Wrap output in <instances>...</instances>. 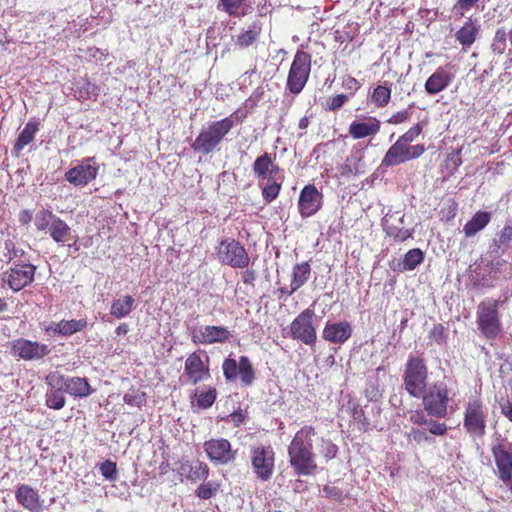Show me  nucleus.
Here are the masks:
<instances>
[{
    "mask_svg": "<svg viewBox=\"0 0 512 512\" xmlns=\"http://www.w3.org/2000/svg\"><path fill=\"white\" fill-rule=\"evenodd\" d=\"M315 435L316 431L312 426H303L288 446L289 463L296 475L309 476L317 469L312 441Z\"/></svg>",
    "mask_w": 512,
    "mask_h": 512,
    "instance_id": "1",
    "label": "nucleus"
},
{
    "mask_svg": "<svg viewBox=\"0 0 512 512\" xmlns=\"http://www.w3.org/2000/svg\"><path fill=\"white\" fill-rule=\"evenodd\" d=\"M233 117L234 115H230L203 127L192 143V149L201 154H209L216 150L234 127Z\"/></svg>",
    "mask_w": 512,
    "mask_h": 512,
    "instance_id": "2",
    "label": "nucleus"
},
{
    "mask_svg": "<svg viewBox=\"0 0 512 512\" xmlns=\"http://www.w3.org/2000/svg\"><path fill=\"white\" fill-rule=\"evenodd\" d=\"M423 411L431 417L445 418L448 414L450 402V390L444 380H439L429 385L420 396Z\"/></svg>",
    "mask_w": 512,
    "mask_h": 512,
    "instance_id": "3",
    "label": "nucleus"
},
{
    "mask_svg": "<svg viewBox=\"0 0 512 512\" xmlns=\"http://www.w3.org/2000/svg\"><path fill=\"white\" fill-rule=\"evenodd\" d=\"M428 368L420 357L409 356L403 372V387L415 398H420L427 389Z\"/></svg>",
    "mask_w": 512,
    "mask_h": 512,
    "instance_id": "4",
    "label": "nucleus"
},
{
    "mask_svg": "<svg viewBox=\"0 0 512 512\" xmlns=\"http://www.w3.org/2000/svg\"><path fill=\"white\" fill-rule=\"evenodd\" d=\"M477 324L481 334L487 339H495L501 332V321L498 312V302L487 299L477 306Z\"/></svg>",
    "mask_w": 512,
    "mask_h": 512,
    "instance_id": "5",
    "label": "nucleus"
},
{
    "mask_svg": "<svg viewBox=\"0 0 512 512\" xmlns=\"http://www.w3.org/2000/svg\"><path fill=\"white\" fill-rule=\"evenodd\" d=\"M311 70V55L305 51L298 50L291 64L287 88L293 94H299L305 87Z\"/></svg>",
    "mask_w": 512,
    "mask_h": 512,
    "instance_id": "6",
    "label": "nucleus"
},
{
    "mask_svg": "<svg viewBox=\"0 0 512 512\" xmlns=\"http://www.w3.org/2000/svg\"><path fill=\"white\" fill-rule=\"evenodd\" d=\"M218 260L233 268H246L249 265V255L244 246L232 238L223 239L216 247Z\"/></svg>",
    "mask_w": 512,
    "mask_h": 512,
    "instance_id": "7",
    "label": "nucleus"
},
{
    "mask_svg": "<svg viewBox=\"0 0 512 512\" xmlns=\"http://www.w3.org/2000/svg\"><path fill=\"white\" fill-rule=\"evenodd\" d=\"M222 370L227 381H234L239 377L244 387L252 386L256 379L255 369L247 356H240L238 362L230 356L225 358Z\"/></svg>",
    "mask_w": 512,
    "mask_h": 512,
    "instance_id": "8",
    "label": "nucleus"
},
{
    "mask_svg": "<svg viewBox=\"0 0 512 512\" xmlns=\"http://www.w3.org/2000/svg\"><path fill=\"white\" fill-rule=\"evenodd\" d=\"M250 460L257 478L262 481L271 479L275 468V453L272 447L264 445L252 447Z\"/></svg>",
    "mask_w": 512,
    "mask_h": 512,
    "instance_id": "9",
    "label": "nucleus"
},
{
    "mask_svg": "<svg viewBox=\"0 0 512 512\" xmlns=\"http://www.w3.org/2000/svg\"><path fill=\"white\" fill-rule=\"evenodd\" d=\"M424 144L407 145L399 139L388 149L382 159V166L393 167L417 159L425 152Z\"/></svg>",
    "mask_w": 512,
    "mask_h": 512,
    "instance_id": "10",
    "label": "nucleus"
},
{
    "mask_svg": "<svg viewBox=\"0 0 512 512\" xmlns=\"http://www.w3.org/2000/svg\"><path fill=\"white\" fill-rule=\"evenodd\" d=\"M487 410L478 399H471L467 403L464 414V428L473 437H482L485 434Z\"/></svg>",
    "mask_w": 512,
    "mask_h": 512,
    "instance_id": "11",
    "label": "nucleus"
},
{
    "mask_svg": "<svg viewBox=\"0 0 512 512\" xmlns=\"http://www.w3.org/2000/svg\"><path fill=\"white\" fill-rule=\"evenodd\" d=\"M203 448L207 458L215 465H228L237 457V450L226 438H211L204 442Z\"/></svg>",
    "mask_w": 512,
    "mask_h": 512,
    "instance_id": "12",
    "label": "nucleus"
},
{
    "mask_svg": "<svg viewBox=\"0 0 512 512\" xmlns=\"http://www.w3.org/2000/svg\"><path fill=\"white\" fill-rule=\"evenodd\" d=\"M314 311L310 308L303 310L291 323L290 334L293 339L306 345L316 342V329L313 325Z\"/></svg>",
    "mask_w": 512,
    "mask_h": 512,
    "instance_id": "13",
    "label": "nucleus"
},
{
    "mask_svg": "<svg viewBox=\"0 0 512 512\" xmlns=\"http://www.w3.org/2000/svg\"><path fill=\"white\" fill-rule=\"evenodd\" d=\"M51 352L48 345L18 338L11 342V354L25 361H37L43 359Z\"/></svg>",
    "mask_w": 512,
    "mask_h": 512,
    "instance_id": "14",
    "label": "nucleus"
},
{
    "mask_svg": "<svg viewBox=\"0 0 512 512\" xmlns=\"http://www.w3.org/2000/svg\"><path fill=\"white\" fill-rule=\"evenodd\" d=\"M190 335L195 344L212 345L227 342L231 337V332L224 326L204 325L192 328Z\"/></svg>",
    "mask_w": 512,
    "mask_h": 512,
    "instance_id": "15",
    "label": "nucleus"
},
{
    "mask_svg": "<svg viewBox=\"0 0 512 512\" xmlns=\"http://www.w3.org/2000/svg\"><path fill=\"white\" fill-rule=\"evenodd\" d=\"M492 453L499 478L507 484L512 480V442H498L493 445Z\"/></svg>",
    "mask_w": 512,
    "mask_h": 512,
    "instance_id": "16",
    "label": "nucleus"
},
{
    "mask_svg": "<svg viewBox=\"0 0 512 512\" xmlns=\"http://www.w3.org/2000/svg\"><path fill=\"white\" fill-rule=\"evenodd\" d=\"M98 174V165L94 158H87L79 165L69 169L66 174V180L74 186H85L93 181Z\"/></svg>",
    "mask_w": 512,
    "mask_h": 512,
    "instance_id": "17",
    "label": "nucleus"
},
{
    "mask_svg": "<svg viewBox=\"0 0 512 512\" xmlns=\"http://www.w3.org/2000/svg\"><path fill=\"white\" fill-rule=\"evenodd\" d=\"M208 362L209 357L206 356V361H203L198 352H193L187 357L184 373L192 384L195 385L211 377Z\"/></svg>",
    "mask_w": 512,
    "mask_h": 512,
    "instance_id": "18",
    "label": "nucleus"
},
{
    "mask_svg": "<svg viewBox=\"0 0 512 512\" xmlns=\"http://www.w3.org/2000/svg\"><path fill=\"white\" fill-rule=\"evenodd\" d=\"M35 270L36 267L32 264H16L5 273L4 281L13 291H20L34 280Z\"/></svg>",
    "mask_w": 512,
    "mask_h": 512,
    "instance_id": "19",
    "label": "nucleus"
},
{
    "mask_svg": "<svg viewBox=\"0 0 512 512\" xmlns=\"http://www.w3.org/2000/svg\"><path fill=\"white\" fill-rule=\"evenodd\" d=\"M255 177L260 181H271L273 179H281L280 168L275 163L274 157L265 152L257 157L252 165Z\"/></svg>",
    "mask_w": 512,
    "mask_h": 512,
    "instance_id": "20",
    "label": "nucleus"
},
{
    "mask_svg": "<svg viewBox=\"0 0 512 512\" xmlns=\"http://www.w3.org/2000/svg\"><path fill=\"white\" fill-rule=\"evenodd\" d=\"M409 421L417 426H425L427 432L433 436H443L447 433L448 426L431 417L421 409L410 410L408 412Z\"/></svg>",
    "mask_w": 512,
    "mask_h": 512,
    "instance_id": "21",
    "label": "nucleus"
},
{
    "mask_svg": "<svg viewBox=\"0 0 512 512\" xmlns=\"http://www.w3.org/2000/svg\"><path fill=\"white\" fill-rule=\"evenodd\" d=\"M322 195L314 185L305 186L300 192L298 207L302 217L314 215L321 207Z\"/></svg>",
    "mask_w": 512,
    "mask_h": 512,
    "instance_id": "22",
    "label": "nucleus"
},
{
    "mask_svg": "<svg viewBox=\"0 0 512 512\" xmlns=\"http://www.w3.org/2000/svg\"><path fill=\"white\" fill-rule=\"evenodd\" d=\"M352 331L351 324L346 320L339 322L328 321L322 331V337L330 343L341 345L351 337Z\"/></svg>",
    "mask_w": 512,
    "mask_h": 512,
    "instance_id": "23",
    "label": "nucleus"
},
{
    "mask_svg": "<svg viewBox=\"0 0 512 512\" xmlns=\"http://www.w3.org/2000/svg\"><path fill=\"white\" fill-rule=\"evenodd\" d=\"M177 472L188 481L196 483L205 481L209 476L210 469L205 462L200 460H182L177 467Z\"/></svg>",
    "mask_w": 512,
    "mask_h": 512,
    "instance_id": "24",
    "label": "nucleus"
},
{
    "mask_svg": "<svg viewBox=\"0 0 512 512\" xmlns=\"http://www.w3.org/2000/svg\"><path fill=\"white\" fill-rule=\"evenodd\" d=\"M15 498L19 504L30 512H41L43 510V500H41L38 491L27 484H21L17 487Z\"/></svg>",
    "mask_w": 512,
    "mask_h": 512,
    "instance_id": "25",
    "label": "nucleus"
},
{
    "mask_svg": "<svg viewBox=\"0 0 512 512\" xmlns=\"http://www.w3.org/2000/svg\"><path fill=\"white\" fill-rule=\"evenodd\" d=\"M454 74L448 66L439 67L435 72L426 80L425 90L430 95H435L445 90L452 80Z\"/></svg>",
    "mask_w": 512,
    "mask_h": 512,
    "instance_id": "26",
    "label": "nucleus"
},
{
    "mask_svg": "<svg viewBox=\"0 0 512 512\" xmlns=\"http://www.w3.org/2000/svg\"><path fill=\"white\" fill-rule=\"evenodd\" d=\"M380 131V121L372 116L353 121L349 126V134L354 139L374 136Z\"/></svg>",
    "mask_w": 512,
    "mask_h": 512,
    "instance_id": "27",
    "label": "nucleus"
},
{
    "mask_svg": "<svg viewBox=\"0 0 512 512\" xmlns=\"http://www.w3.org/2000/svg\"><path fill=\"white\" fill-rule=\"evenodd\" d=\"M480 31V24L476 18H468L460 30L456 33V40L466 50L475 42Z\"/></svg>",
    "mask_w": 512,
    "mask_h": 512,
    "instance_id": "28",
    "label": "nucleus"
},
{
    "mask_svg": "<svg viewBox=\"0 0 512 512\" xmlns=\"http://www.w3.org/2000/svg\"><path fill=\"white\" fill-rule=\"evenodd\" d=\"M87 327L86 319H72V320H61L58 323H53L47 332L52 331L55 334H59L64 337L71 336L76 332H80Z\"/></svg>",
    "mask_w": 512,
    "mask_h": 512,
    "instance_id": "29",
    "label": "nucleus"
},
{
    "mask_svg": "<svg viewBox=\"0 0 512 512\" xmlns=\"http://www.w3.org/2000/svg\"><path fill=\"white\" fill-rule=\"evenodd\" d=\"M491 213L486 211H477L473 217L464 225L463 233L467 238L475 236L482 231L490 222Z\"/></svg>",
    "mask_w": 512,
    "mask_h": 512,
    "instance_id": "30",
    "label": "nucleus"
},
{
    "mask_svg": "<svg viewBox=\"0 0 512 512\" xmlns=\"http://www.w3.org/2000/svg\"><path fill=\"white\" fill-rule=\"evenodd\" d=\"M365 172L363 155L360 152L351 153L341 166L340 173L344 177L360 175Z\"/></svg>",
    "mask_w": 512,
    "mask_h": 512,
    "instance_id": "31",
    "label": "nucleus"
},
{
    "mask_svg": "<svg viewBox=\"0 0 512 512\" xmlns=\"http://www.w3.org/2000/svg\"><path fill=\"white\" fill-rule=\"evenodd\" d=\"M134 307L135 299L131 295H124L113 300L110 308V315L117 319H122L127 317Z\"/></svg>",
    "mask_w": 512,
    "mask_h": 512,
    "instance_id": "32",
    "label": "nucleus"
},
{
    "mask_svg": "<svg viewBox=\"0 0 512 512\" xmlns=\"http://www.w3.org/2000/svg\"><path fill=\"white\" fill-rule=\"evenodd\" d=\"M64 391L80 398L87 397L93 392L88 381L81 377H68Z\"/></svg>",
    "mask_w": 512,
    "mask_h": 512,
    "instance_id": "33",
    "label": "nucleus"
},
{
    "mask_svg": "<svg viewBox=\"0 0 512 512\" xmlns=\"http://www.w3.org/2000/svg\"><path fill=\"white\" fill-rule=\"evenodd\" d=\"M50 237L58 244L64 245L70 239L71 228L60 217H56L49 228Z\"/></svg>",
    "mask_w": 512,
    "mask_h": 512,
    "instance_id": "34",
    "label": "nucleus"
},
{
    "mask_svg": "<svg viewBox=\"0 0 512 512\" xmlns=\"http://www.w3.org/2000/svg\"><path fill=\"white\" fill-rule=\"evenodd\" d=\"M39 130V124L37 122L29 121L24 126L23 130L20 132L16 143L14 145V151L19 153L24 149L28 144H30Z\"/></svg>",
    "mask_w": 512,
    "mask_h": 512,
    "instance_id": "35",
    "label": "nucleus"
},
{
    "mask_svg": "<svg viewBox=\"0 0 512 512\" xmlns=\"http://www.w3.org/2000/svg\"><path fill=\"white\" fill-rule=\"evenodd\" d=\"M311 276V267L308 262H302L294 265L292 270V291L301 288Z\"/></svg>",
    "mask_w": 512,
    "mask_h": 512,
    "instance_id": "36",
    "label": "nucleus"
},
{
    "mask_svg": "<svg viewBox=\"0 0 512 512\" xmlns=\"http://www.w3.org/2000/svg\"><path fill=\"white\" fill-rule=\"evenodd\" d=\"M399 212L396 213H387L382 219V226L386 234L394 238L395 234L398 233L401 226L404 223V215H399Z\"/></svg>",
    "mask_w": 512,
    "mask_h": 512,
    "instance_id": "37",
    "label": "nucleus"
},
{
    "mask_svg": "<svg viewBox=\"0 0 512 512\" xmlns=\"http://www.w3.org/2000/svg\"><path fill=\"white\" fill-rule=\"evenodd\" d=\"M261 33V24L258 21L253 22L237 36L236 44L241 47H248L253 44Z\"/></svg>",
    "mask_w": 512,
    "mask_h": 512,
    "instance_id": "38",
    "label": "nucleus"
},
{
    "mask_svg": "<svg viewBox=\"0 0 512 512\" xmlns=\"http://www.w3.org/2000/svg\"><path fill=\"white\" fill-rule=\"evenodd\" d=\"M391 83L385 82L384 84L378 85L374 88L371 100L375 106L382 108L385 107L391 98Z\"/></svg>",
    "mask_w": 512,
    "mask_h": 512,
    "instance_id": "39",
    "label": "nucleus"
},
{
    "mask_svg": "<svg viewBox=\"0 0 512 512\" xmlns=\"http://www.w3.org/2000/svg\"><path fill=\"white\" fill-rule=\"evenodd\" d=\"M424 260V253L419 248L409 250L403 257L401 270H414Z\"/></svg>",
    "mask_w": 512,
    "mask_h": 512,
    "instance_id": "40",
    "label": "nucleus"
},
{
    "mask_svg": "<svg viewBox=\"0 0 512 512\" xmlns=\"http://www.w3.org/2000/svg\"><path fill=\"white\" fill-rule=\"evenodd\" d=\"M194 396L196 397L198 407L207 409L214 404L217 397V391L213 387L197 389Z\"/></svg>",
    "mask_w": 512,
    "mask_h": 512,
    "instance_id": "41",
    "label": "nucleus"
},
{
    "mask_svg": "<svg viewBox=\"0 0 512 512\" xmlns=\"http://www.w3.org/2000/svg\"><path fill=\"white\" fill-rule=\"evenodd\" d=\"M507 38L509 39V31L507 32L504 27H500L496 30L491 43L493 53L502 55L506 51Z\"/></svg>",
    "mask_w": 512,
    "mask_h": 512,
    "instance_id": "42",
    "label": "nucleus"
},
{
    "mask_svg": "<svg viewBox=\"0 0 512 512\" xmlns=\"http://www.w3.org/2000/svg\"><path fill=\"white\" fill-rule=\"evenodd\" d=\"M282 180L283 176H281V179H273L270 182L267 181V184L263 187L262 196L267 203H271L278 197Z\"/></svg>",
    "mask_w": 512,
    "mask_h": 512,
    "instance_id": "43",
    "label": "nucleus"
},
{
    "mask_svg": "<svg viewBox=\"0 0 512 512\" xmlns=\"http://www.w3.org/2000/svg\"><path fill=\"white\" fill-rule=\"evenodd\" d=\"M57 216L48 209H41L35 215V226L37 230L44 231L46 229L49 230L51 223Z\"/></svg>",
    "mask_w": 512,
    "mask_h": 512,
    "instance_id": "44",
    "label": "nucleus"
},
{
    "mask_svg": "<svg viewBox=\"0 0 512 512\" xmlns=\"http://www.w3.org/2000/svg\"><path fill=\"white\" fill-rule=\"evenodd\" d=\"M65 391L48 390L45 394V404L47 407L60 410L65 406L66 399L64 397Z\"/></svg>",
    "mask_w": 512,
    "mask_h": 512,
    "instance_id": "45",
    "label": "nucleus"
},
{
    "mask_svg": "<svg viewBox=\"0 0 512 512\" xmlns=\"http://www.w3.org/2000/svg\"><path fill=\"white\" fill-rule=\"evenodd\" d=\"M67 378L59 371H51L45 377V382L50 387V390L64 391Z\"/></svg>",
    "mask_w": 512,
    "mask_h": 512,
    "instance_id": "46",
    "label": "nucleus"
},
{
    "mask_svg": "<svg viewBox=\"0 0 512 512\" xmlns=\"http://www.w3.org/2000/svg\"><path fill=\"white\" fill-rule=\"evenodd\" d=\"M408 439L416 442L417 444L428 443L433 444L435 442L434 437H432L426 429L419 427H412L408 432Z\"/></svg>",
    "mask_w": 512,
    "mask_h": 512,
    "instance_id": "47",
    "label": "nucleus"
},
{
    "mask_svg": "<svg viewBox=\"0 0 512 512\" xmlns=\"http://www.w3.org/2000/svg\"><path fill=\"white\" fill-rule=\"evenodd\" d=\"M510 243H512V220L508 219L499 233V238L493 240V245L501 248L508 247Z\"/></svg>",
    "mask_w": 512,
    "mask_h": 512,
    "instance_id": "48",
    "label": "nucleus"
},
{
    "mask_svg": "<svg viewBox=\"0 0 512 512\" xmlns=\"http://www.w3.org/2000/svg\"><path fill=\"white\" fill-rule=\"evenodd\" d=\"M220 488V484L216 481H208L201 484L197 490L196 495L203 500L212 498Z\"/></svg>",
    "mask_w": 512,
    "mask_h": 512,
    "instance_id": "49",
    "label": "nucleus"
},
{
    "mask_svg": "<svg viewBox=\"0 0 512 512\" xmlns=\"http://www.w3.org/2000/svg\"><path fill=\"white\" fill-rule=\"evenodd\" d=\"M4 248L6 253L3 254V261H6L7 263L11 262L15 258H21L25 254V251L22 248L16 247L14 242L10 239L4 242Z\"/></svg>",
    "mask_w": 512,
    "mask_h": 512,
    "instance_id": "50",
    "label": "nucleus"
},
{
    "mask_svg": "<svg viewBox=\"0 0 512 512\" xmlns=\"http://www.w3.org/2000/svg\"><path fill=\"white\" fill-rule=\"evenodd\" d=\"M123 401L125 404L131 407L140 408L146 402L145 393H139L136 392L135 390H131L124 394Z\"/></svg>",
    "mask_w": 512,
    "mask_h": 512,
    "instance_id": "51",
    "label": "nucleus"
},
{
    "mask_svg": "<svg viewBox=\"0 0 512 512\" xmlns=\"http://www.w3.org/2000/svg\"><path fill=\"white\" fill-rule=\"evenodd\" d=\"M246 0H220L218 5L230 16H239V9Z\"/></svg>",
    "mask_w": 512,
    "mask_h": 512,
    "instance_id": "52",
    "label": "nucleus"
},
{
    "mask_svg": "<svg viewBox=\"0 0 512 512\" xmlns=\"http://www.w3.org/2000/svg\"><path fill=\"white\" fill-rule=\"evenodd\" d=\"M99 470L103 477L107 480L113 481L117 476L116 464L110 460H106L100 464Z\"/></svg>",
    "mask_w": 512,
    "mask_h": 512,
    "instance_id": "53",
    "label": "nucleus"
},
{
    "mask_svg": "<svg viewBox=\"0 0 512 512\" xmlns=\"http://www.w3.org/2000/svg\"><path fill=\"white\" fill-rule=\"evenodd\" d=\"M422 129L423 126L420 123H417L398 139L407 145H411V143L421 134Z\"/></svg>",
    "mask_w": 512,
    "mask_h": 512,
    "instance_id": "54",
    "label": "nucleus"
},
{
    "mask_svg": "<svg viewBox=\"0 0 512 512\" xmlns=\"http://www.w3.org/2000/svg\"><path fill=\"white\" fill-rule=\"evenodd\" d=\"M479 0H457L453 7V12L458 17H463L465 13L473 8Z\"/></svg>",
    "mask_w": 512,
    "mask_h": 512,
    "instance_id": "55",
    "label": "nucleus"
},
{
    "mask_svg": "<svg viewBox=\"0 0 512 512\" xmlns=\"http://www.w3.org/2000/svg\"><path fill=\"white\" fill-rule=\"evenodd\" d=\"M337 452L338 447L334 443H332L330 440H321V453L327 461L335 458Z\"/></svg>",
    "mask_w": 512,
    "mask_h": 512,
    "instance_id": "56",
    "label": "nucleus"
},
{
    "mask_svg": "<svg viewBox=\"0 0 512 512\" xmlns=\"http://www.w3.org/2000/svg\"><path fill=\"white\" fill-rule=\"evenodd\" d=\"M430 338L433 339L438 344H441L445 342L446 335H445V328L442 324H436L433 326V328L430 331L429 334Z\"/></svg>",
    "mask_w": 512,
    "mask_h": 512,
    "instance_id": "57",
    "label": "nucleus"
},
{
    "mask_svg": "<svg viewBox=\"0 0 512 512\" xmlns=\"http://www.w3.org/2000/svg\"><path fill=\"white\" fill-rule=\"evenodd\" d=\"M348 100V96L345 94H338L332 97L328 103L327 108L331 111H336L340 109L345 102Z\"/></svg>",
    "mask_w": 512,
    "mask_h": 512,
    "instance_id": "58",
    "label": "nucleus"
},
{
    "mask_svg": "<svg viewBox=\"0 0 512 512\" xmlns=\"http://www.w3.org/2000/svg\"><path fill=\"white\" fill-rule=\"evenodd\" d=\"M411 117L410 109H405L393 114L389 119L388 123L390 124H400L406 122Z\"/></svg>",
    "mask_w": 512,
    "mask_h": 512,
    "instance_id": "59",
    "label": "nucleus"
},
{
    "mask_svg": "<svg viewBox=\"0 0 512 512\" xmlns=\"http://www.w3.org/2000/svg\"><path fill=\"white\" fill-rule=\"evenodd\" d=\"M413 235V230L409 229H403L402 227L398 231L397 234H395V237L393 238L397 242H404L407 239L411 238Z\"/></svg>",
    "mask_w": 512,
    "mask_h": 512,
    "instance_id": "60",
    "label": "nucleus"
},
{
    "mask_svg": "<svg viewBox=\"0 0 512 512\" xmlns=\"http://www.w3.org/2000/svg\"><path fill=\"white\" fill-rule=\"evenodd\" d=\"M33 219V214L30 210H23L19 213V222L23 225L29 224Z\"/></svg>",
    "mask_w": 512,
    "mask_h": 512,
    "instance_id": "61",
    "label": "nucleus"
},
{
    "mask_svg": "<svg viewBox=\"0 0 512 512\" xmlns=\"http://www.w3.org/2000/svg\"><path fill=\"white\" fill-rule=\"evenodd\" d=\"M242 279L245 284L253 285V282L256 279L255 271L251 270V269H247L246 271H244Z\"/></svg>",
    "mask_w": 512,
    "mask_h": 512,
    "instance_id": "62",
    "label": "nucleus"
},
{
    "mask_svg": "<svg viewBox=\"0 0 512 512\" xmlns=\"http://www.w3.org/2000/svg\"><path fill=\"white\" fill-rule=\"evenodd\" d=\"M323 492L325 493L326 496L334 498L338 497L340 494L337 488L333 486H325Z\"/></svg>",
    "mask_w": 512,
    "mask_h": 512,
    "instance_id": "63",
    "label": "nucleus"
},
{
    "mask_svg": "<svg viewBox=\"0 0 512 512\" xmlns=\"http://www.w3.org/2000/svg\"><path fill=\"white\" fill-rule=\"evenodd\" d=\"M345 86L348 89H355V90H357L360 87V84H359V82L355 78L349 77L346 80V82H345Z\"/></svg>",
    "mask_w": 512,
    "mask_h": 512,
    "instance_id": "64",
    "label": "nucleus"
}]
</instances>
